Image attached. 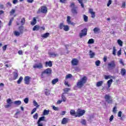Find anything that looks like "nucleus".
Masks as SVG:
<instances>
[{
	"mask_svg": "<svg viewBox=\"0 0 126 126\" xmlns=\"http://www.w3.org/2000/svg\"><path fill=\"white\" fill-rule=\"evenodd\" d=\"M86 82H87V77L84 76L77 82V87L80 89L82 88Z\"/></svg>",
	"mask_w": 126,
	"mask_h": 126,
	"instance_id": "obj_1",
	"label": "nucleus"
},
{
	"mask_svg": "<svg viewBox=\"0 0 126 126\" xmlns=\"http://www.w3.org/2000/svg\"><path fill=\"white\" fill-rule=\"evenodd\" d=\"M70 7H71V11L73 14L76 15L78 13V7L75 6L74 2L70 3Z\"/></svg>",
	"mask_w": 126,
	"mask_h": 126,
	"instance_id": "obj_2",
	"label": "nucleus"
},
{
	"mask_svg": "<svg viewBox=\"0 0 126 126\" xmlns=\"http://www.w3.org/2000/svg\"><path fill=\"white\" fill-rule=\"evenodd\" d=\"M115 67H116V62L115 61H112L108 63V69L109 70H112Z\"/></svg>",
	"mask_w": 126,
	"mask_h": 126,
	"instance_id": "obj_3",
	"label": "nucleus"
},
{
	"mask_svg": "<svg viewBox=\"0 0 126 126\" xmlns=\"http://www.w3.org/2000/svg\"><path fill=\"white\" fill-rule=\"evenodd\" d=\"M104 99L108 104H112L113 103V97L110 94H105Z\"/></svg>",
	"mask_w": 126,
	"mask_h": 126,
	"instance_id": "obj_4",
	"label": "nucleus"
},
{
	"mask_svg": "<svg viewBox=\"0 0 126 126\" xmlns=\"http://www.w3.org/2000/svg\"><path fill=\"white\" fill-rule=\"evenodd\" d=\"M84 114H85V110H82L80 109H78L77 110V112H76L77 115H76L75 117H78L79 118H80V117H82V116H83Z\"/></svg>",
	"mask_w": 126,
	"mask_h": 126,
	"instance_id": "obj_5",
	"label": "nucleus"
},
{
	"mask_svg": "<svg viewBox=\"0 0 126 126\" xmlns=\"http://www.w3.org/2000/svg\"><path fill=\"white\" fill-rule=\"evenodd\" d=\"M48 11V9L46 7V6H42L41 7L40 9H39L38 11H37V13H47Z\"/></svg>",
	"mask_w": 126,
	"mask_h": 126,
	"instance_id": "obj_6",
	"label": "nucleus"
},
{
	"mask_svg": "<svg viewBox=\"0 0 126 126\" xmlns=\"http://www.w3.org/2000/svg\"><path fill=\"white\" fill-rule=\"evenodd\" d=\"M86 35H87V29L82 30L81 32L79 33L80 38H82V37H84V36H86Z\"/></svg>",
	"mask_w": 126,
	"mask_h": 126,
	"instance_id": "obj_7",
	"label": "nucleus"
},
{
	"mask_svg": "<svg viewBox=\"0 0 126 126\" xmlns=\"http://www.w3.org/2000/svg\"><path fill=\"white\" fill-rule=\"evenodd\" d=\"M33 67V68H38V69H41L43 67V64L41 63L34 64Z\"/></svg>",
	"mask_w": 126,
	"mask_h": 126,
	"instance_id": "obj_8",
	"label": "nucleus"
},
{
	"mask_svg": "<svg viewBox=\"0 0 126 126\" xmlns=\"http://www.w3.org/2000/svg\"><path fill=\"white\" fill-rule=\"evenodd\" d=\"M52 73V69L50 68H47L42 72V74H51Z\"/></svg>",
	"mask_w": 126,
	"mask_h": 126,
	"instance_id": "obj_9",
	"label": "nucleus"
},
{
	"mask_svg": "<svg viewBox=\"0 0 126 126\" xmlns=\"http://www.w3.org/2000/svg\"><path fill=\"white\" fill-rule=\"evenodd\" d=\"M31 78L30 76H26L24 79L25 84H27V85H29L30 84Z\"/></svg>",
	"mask_w": 126,
	"mask_h": 126,
	"instance_id": "obj_10",
	"label": "nucleus"
},
{
	"mask_svg": "<svg viewBox=\"0 0 126 126\" xmlns=\"http://www.w3.org/2000/svg\"><path fill=\"white\" fill-rule=\"evenodd\" d=\"M79 61L77 59H74L71 61L72 65H77Z\"/></svg>",
	"mask_w": 126,
	"mask_h": 126,
	"instance_id": "obj_11",
	"label": "nucleus"
},
{
	"mask_svg": "<svg viewBox=\"0 0 126 126\" xmlns=\"http://www.w3.org/2000/svg\"><path fill=\"white\" fill-rule=\"evenodd\" d=\"M49 56L50 58H56V57L59 56V54L56 52H50L49 53Z\"/></svg>",
	"mask_w": 126,
	"mask_h": 126,
	"instance_id": "obj_12",
	"label": "nucleus"
},
{
	"mask_svg": "<svg viewBox=\"0 0 126 126\" xmlns=\"http://www.w3.org/2000/svg\"><path fill=\"white\" fill-rule=\"evenodd\" d=\"M89 12L91 14V17L92 18H95V12L93 11V9H89Z\"/></svg>",
	"mask_w": 126,
	"mask_h": 126,
	"instance_id": "obj_13",
	"label": "nucleus"
},
{
	"mask_svg": "<svg viewBox=\"0 0 126 126\" xmlns=\"http://www.w3.org/2000/svg\"><path fill=\"white\" fill-rule=\"evenodd\" d=\"M70 19H71L70 16L67 17V20H66L67 23H68V24H69L70 25H74V23L71 22V21L70 20Z\"/></svg>",
	"mask_w": 126,
	"mask_h": 126,
	"instance_id": "obj_14",
	"label": "nucleus"
},
{
	"mask_svg": "<svg viewBox=\"0 0 126 126\" xmlns=\"http://www.w3.org/2000/svg\"><path fill=\"white\" fill-rule=\"evenodd\" d=\"M68 123V118H63L62 121V125H65Z\"/></svg>",
	"mask_w": 126,
	"mask_h": 126,
	"instance_id": "obj_15",
	"label": "nucleus"
},
{
	"mask_svg": "<svg viewBox=\"0 0 126 126\" xmlns=\"http://www.w3.org/2000/svg\"><path fill=\"white\" fill-rule=\"evenodd\" d=\"M45 66L46 67H48V66H49V67H51V66H53V63L51 61L46 62H45Z\"/></svg>",
	"mask_w": 126,
	"mask_h": 126,
	"instance_id": "obj_16",
	"label": "nucleus"
},
{
	"mask_svg": "<svg viewBox=\"0 0 126 126\" xmlns=\"http://www.w3.org/2000/svg\"><path fill=\"white\" fill-rule=\"evenodd\" d=\"M19 32L23 34V32H24V26H21L18 28Z\"/></svg>",
	"mask_w": 126,
	"mask_h": 126,
	"instance_id": "obj_17",
	"label": "nucleus"
},
{
	"mask_svg": "<svg viewBox=\"0 0 126 126\" xmlns=\"http://www.w3.org/2000/svg\"><path fill=\"white\" fill-rule=\"evenodd\" d=\"M126 69H125V68H123L121 69V75H122V76H125V75H126Z\"/></svg>",
	"mask_w": 126,
	"mask_h": 126,
	"instance_id": "obj_18",
	"label": "nucleus"
},
{
	"mask_svg": "<svg viewBox=\"0 0 126 126\" xmlns=\"http://www.w3.org/2000/svg\"><path fill=\"white\" fill-rule=\"evenodd\" d=\"M49 36H50V33L49 32H46L43 34H42L41 37H42V38H48Z\"/></svg>",
	"mask_w": 126,
	"mask_h": 126,
	"instance_id": "obj_19",
	"label": "nucleus"
},
{
	"mask_svg": "<svg viewBox=\"0 0 126 126\" xmlns=\"http://www.w3.org/2000/svg\"><path fill=\"white\" fill-rule=\"evenodd\" d=\"M50 113V110L44 109L43 111V116H48Z\"/></svg>",
	"mask_w": 126,
	"mask_h": 126,
	"instance_id": "obj_20",
	"label": "nucleus"
},
{
	"mask_svg": "<svg viewBox=\"0 0 126 126\" xmlns=\"http://www.w3.org/2000/svg\"><path fill=\"white\" fill-rule=\"evenodd\" d=\"M112 83H113V79H111L110 80L107 81V85L108 86V88L111 87V85H112Z\"/></svg>",
	"mask_w": 126,
	"mask_h": 126,
	"instance_id": "obj_21",
	"label": "nucleus"
},
{
	"mask_svg": "<svg viewBox=\"0 0 126 126\" xmlns=\"http://www.w3.org/2000/svg\"><path fill=\"white\" fill-rule=\"evenodd\" d=\"M18 77V73H17V72H13V79L14 80H15V79H17Z\"/></svg>",
	"mask_w": 126,
	"mask_h": 126,
	"instance_id": "obj_22",
	"label": "nucleus"
},
{
	"mask_svg": "<svg viewBox=\"0 0 126 126\" xmlns=\"http://www.w3.org/2000/svg\"><path fill=\"white\" fill-rule=\"evenodd\" d=\"M89 55L90 56L91 59H93L94 58V56H95V53L92 52V51L90 50L89 52Z\"/></svg>",
	"mask_w": 126,
	"mask_h": 126,
	"instance_id": "obj_23",
	"label": "nucleus"
},
{
	"mask_svg": "<svg viewBox=\"0 0 126 126\" xmlns=\"http://www.w3.org/2000/svg\"><path fill=\"white\" fill-rule=\"evenodd\" d=\"M80 123L83 126H86V124H87L86 120H85V119H81V120L80 121Z\"/></svg>",
	"mask_w": 126,
	"mask_h": 126,
	"instance_id": "obj_24",
	"label": "nucleus"
},
{
	"mask_svg": "<svg viewBox=\"0 0 126 126\" xmlns=\"http://www.w3.org/2000/svg\"><path fill=\"white\" fill-rule=\"evenodd\" d=\"M100 31V29L98 28H94V34H97V33H99V32Z\"/></svg>",
	"mask_w": 126,
	"mask_h": 126,
	"instance_id": "obj_25",
	"label": "nucleus"
},
{
	"mask_svg": "<svg viewBox=\"0 0 126 126\" xmlns=\"http://www.w3.org/2000/svg\"><path fill=\"white\" fill-rule=\"evenodd\" d=\"M57 82H59V79L58 78L54 79L52 81V83L53 85H55V84H56V83H57Z\"/></svg>",
	"mask_w": 126,
	"mask_h": 126,
	"instance_id": "obj_26",
	"label": "nucleus"
},
{
	"mask_svg": "<svg viewBox=\"0 0 126 126\" xmlns=\"http://www.w3.org/2000/svg\"><path fill=\"white\" fill-rule=\"evenodd\" d=\"M21 34L19 32L17 31H15L14 32V35H15L17 37H18L19 36H20V35H21Z\"/></svg>",
	"mask_w": 126,
	"mask_h": 126,
	"instance_id": "obj_27",
	"label": "nucleus"
},
{
	"mask_svg": "<svg viewBox=\"0 0 126 126\" xmlns=\"http://www.w3.org/2000/svg\"><path fill=\"white\" fill-rule=\"evenodd\" d=\"M14 104H15V105H17V106H19L20 105H21V101L16 100L14 102Z\"/></svg>",
	"mask_w": 126,
	"mask_h": 126,
	"instance_id": "obj_28",
	"label": "nucleus"
},
{
	"mask_svg": "<svg viewBox=\"0 0 126 126\" xmlns=\"http://www.w3.org/2000/svg\"><path fill=\"white\" fill-rule=\"evenodd\" d=\"M70 114L71 116H74V115H76V112H75V110L71 109L70 110Z\"/></svg>",
	"mask_w": 126,
	"mask_h": 126,
	"instance_id": "obj_29",
	"label": "nucleus"
},
{
	"mask_svg": "<svg viewBox=\"0 0 126 126\" xmlns=\"http://www.w3.org/2000/svg\"><path fill=\"white\" fill-rule=\"evenodd\" d=\"M46 122V120H45V116L41 117L39 118L38 119V121L37 122H39V123H41V121Z\"/></svg>",
	"mask_w": 126,
	"mask_h": 126,
	"instance_id": "obj_30",
	"label": "nucleus"
},
{
	"mask_svg": "<svg viewBox=\"0 0 126 126\" xmlns=\"http://www.w3.org/2000/svg\"><path fill=\"white\" fill-rule=\"evenodd\" d=\"M33 104L34 107H36V108H39V105H38V103H37V101H36V100H33Z\"/></svg>",
	"mask_w": 126,
	"mask_h": 126,
	"instance_id": "obj_31",
	"label": "nucleus"
},
{
	"mask_svg": "<svg viewBox=\"0 0 126 126\" xmlns=\"http://www.w3.org/2000/svg\"><path fill=\"white\" fill-rule=\"evenodd\" d=\"M117 43L120 47H123V41L121 39H118L117 40Z\"/></svg>",
	"mask_w": 126,
	"mask_h": 126,
	"instance_id": "obj_32",
	"label": "nucleus"
},
{
	"mask_svg": "<svg viewBox=\"0 0 126 126\" xmlns=\"http://www.w3.org/2000/svg\"><path fill=\"white\" fill-rule=\"evenodd\" d=\"M102 84H103V81H100L96 83V86L97 87H100V86H102Z\"/></svg>",
	"mask_w": 126,
	"mask_h": 126,
	"instance_id": "obj_33",
	"label": "nucleus"
},
{
	"mask_svg": "<svg viewBox=\"0 0 126 126\" xmlns=\"http://www.w3.org/2000/svg\"><path fill=\"white\" fill-rule=\"evenodd\" d=\"M36 22H37V21L36 20V18H34L32 19V22H31V24H32V25L34 26V25H35V24H36Z\"/></svg>",
	"mask_w": 126,
	"mask_h": 126,
	"instance_id": "obj_34",
	"label": "nucleus"
},
{
	"mask_svg": "<svg viewBox=\"0 0 126 126\" xmlns=\"http://www.w3.org/2000/svg\"><path fill=\"white\" fill-rule=\"evenodd\" d=\"M84 21L85 22H88V17L86 15H83Z\"/></svg>",
	"mask_w": 126,
	"mask_h": 126,
	"instance_id": "obj_35",
	"label": "nucleus"
},
{
	"mask_svg": "<svg viewBox=\"0 0 126 126\" xmlns=\"http://www.w3.org/2000/svg\"><path fill=\"white\" fill-rule=\"evenodd\" d=\"M117 52V49H116V47L113 46V56H116V52Z\"/></svg>",
	"mask_w": 126,
	"mask_h": 126,
	"instance_id": "obj_36",
	"label": "nucleus"
},
{
	"mask_svg": "<svg viewBox=\"0 0 126 126\" xmlns=\"http://www.w3.org/2000/svg\"><path fill=\"white\" fill-rule=\"evenodd\" d=\"M22 80H23V77H22V76H21L19 80L17 81V83L18 84H20L21 83V82L22 81Z\"/></svg>",
	"mask_w": 126,
	"mask_h": 126,
	"instance_id": "obj_37",
	"label": "nucleus"
},
{
	"mask_svg": "<svg viewBox=\"0 0 126 126\" xmlns=\"http://www.w3.org/2000/svg\"><path fill=\"white\" fill-rule=\"evenodd\" d=\"M63 30L66 32L68 31L69 30V27H68L67 25L64 26V29H63Z\"/></svg>",
	"mask_w": 126,
	"mask_h": 126,
	"instance_id": "obj_38",
	"label": "nucleus"
},
{
	"mask_svg": "<svg viewBox=\"0 0 126 126\" xmlns=\"http://www.w3.org/2000/svg\"><path fill=\"white\" fill-rule=\"evenodd\" d=\"M63 94H64V93H63L62 94V98L63 99V102H65L66 101V98L65 97V96H64V95H63Z\"/></svg>",
	"mask_w": 126,
	"mask_h": 126,
	"instance_id": "obj_39",
	"label": "nucleus"
},
{
	"mask_svg": "<svg viewBox=\"0 0 126 126\" xmlns=\"http://www.w3.org/2000/svg\"><path fill=\"white\" fill-rule=\"evenodd\" d=\"M7 104H9V105H11V104H12V100H11V99L10 98H9L8 99H7L6 101Z\"/></svg>",
	"mask_w": 126,
	"mask_h": 126,
	"instance_id": "obj_40",
	"label": "nucleus"
},
{
	"mask_svg": "<svg viewBox=\"0 0 126 126\" xmlns=\"http://www.w3.org/2000/svg\"><path fill=\"white\" fill-rule=\"evenodd\" d=\"M104 78L105 79H109H109L114 78V77L110 76V75H105V76H104Z\"/></svg>",
	"mask_w": 126,
	"mask_h": 126,
	"instance_id": "obj_41",
	"label": "nucleus"
},
{
	"mask_svg": "<svg viewBox=\"0 0 126 126\" xmlns=\"http://www.w3.org/2000/svg\"><path fill=\"white\" fill-rule=\"evenodd\" d=\"M94 43V39L91 38L90 39L88 42V44H93Z\"/></svg>",
	"mask_w": 126,
	"mask_h": 126,
	"instance_id": "obj_42",
	"label": "nucleus"
},
{
	"mask_svg": "<svg viewBox=\"0 0 126 126\" xmlns=\"http://www.w3.org/2000/svg\"><path fill=\"white\" fill-rule=\"evenodd\" d=\"M21 23L22 25H24V24H25V18H23L21 19Z\"/></svg>",
	"mask_w": 126,
	"mask_h": 126,
	"instance_id": "obj_43",
	"label": "nucleus"
},
{
	"mask_svg": "<svg viewBox=\"0 0 126 126\" xmlns=\"http://www.w3.org/2000/svg\"><path fill=\"white\" fill-rule=\"evenodd\" d=\"M24 102L25 104H28V102H29V98L28 97H26L24 99Z\"/></svg>",
	"mask_w": 126,
	"mask_h": 126,
	"instance_id": "obj_44",
	"label": "nucleus"
},
{
	"mask_svg": "<svg viewBox=\"0 0 126 126\" xmlns=\"http://www.w3.org/2000/svg\"><path fill=\"white\" fill-rule=\"evenodd\" d=\"M71 77H72V75L71 74H68L66 76L65 78L66 79H68V78H71Z\"/></svg>",
	"mask_w": 126,
	"mask_h": 126,
	"instance_id": "obj_45",
	"label": "nucleus"
},
{
	"mask_svg": "<svg viewBox=\"0 0 126 126\" xmlns=\"http://www.w3.org/2000/svg\"><path fill=\"white\" fill-rule=\"evenodd\" d=\"M79 3L81 4V6H82V7H84V5L83 4V3H82V2L83 1V0H78Z\"/></svg>",
	"mask_w": 126,
	"mask_h": 126,
	"instance_id": "obj_46",
	"label": "nucleus"
},
{
	"mask_svg": "<svg viewBox=\"0 0 126 126\" xmlns=\"http://www.w3.org/2000/svg\"><path fill=\"white\" fill-rule=\"evenodd\" d=\"M65 26V25H64V24H63V23L60 24V29H63H63L64 28Z\"/></svg>",
	"mask_w": 126,
	"mask_h": 126,
	"instance_id": "obj_47",
	"label": "nucleus"
},
{
	"mask_svg": "<svg viewBox=\"0 0 126 126\" xmlns=\"http://www.w3.org/2000/svg\"><path fill=\"white\" fill-rule=\"evenodd\" d=\"M100 62L99 60L95 62V65H96V66H99V65H100Z\"/></svg>",
	"mask_w": 126,
	"mask_h": 126,
	"instance_id": "obj_48",
	"label": "nucleus"
},
{
	"mask_svg": "<svg viewBox=\"0 0 126 126\" xmlns=\"http://www.w3.org/2000/svg\"><path fill=\"white\" fill-rule=\"evenodd\" d=\"M12 21H13V18H12L9 22V23H8V26H10L11 25V24L12 23Z\"/></svg>",
	"mask_w": 126,
	"mask_h": 126,
	"instance_id": "obj_49",
	"label": "nucleus"
},
{
	"mask_svg": "<svg viewBox=\"0 0 126 126\" xmlns=\"http://www.w3.org/2000/svg\"><path fill=\"white\" fill-rule=\"evenodd\" d=\"M39 29V28H38V26H35L33 28V31H36V30H38Z\"/></svg>",
	"mask_w": 126,
	"mask_h": 126,
	"instance_id": "obj_50",
	"label": "nucleus"
},
{
	"mask_svg": "<svg viewBox=\"0 0 126 126\" xmlns=\"http://www.w3.org/2000/svg\"><path fill=\"white\" fill-rule=\"evenodd\" d=\"M36 111H37V108H34L32 109V111L31 112V114H33V113H35V112H36Z\"/></svg>",
	"mask_w": 126,
	"mask_h": 126,
	"instance_id": "obj_51",
	"label": "nucleus"
},
{
	"mask_svg": "<svg viewBox=\"0 0 126 126\" xmlns=\"http://www.w3.org/2000/svg\"><path fill=\"white\" fill-rule=\"evenodd\" d=\"M10 13L11 15L14 14L15 13V10L14 9H12L11 11L10 12Z\"/></svg>",
	"mask_w": 126,
	"mask_h": 126,
	"instance_id": "obj_52",
	"label": "nucleus"
},
{
	"mask_svg": "<svg viewBox=\"0 0 126 126\" xmlns=\"http://www.w3.org/2000/svg\"><path fill=\"white\" fill-rule=\"evenodd\" d=\"M33 119H34V120H37L38 119V113H36L33 115Z\"/></svg>",
	"mask_w": 126,
	"mask_h": 126,
	"instance_id": "obj_53",
	"label": "nucleus"
},
{
	"mask_svg": "<svg viewBox=\"0 0 126 126\" xmlns=\"http://www.w3.org/2000/svg\"><path fill=\"white\" fill-rule=\"evenodd\" d=\"M121 55H122V50L120 49L117 52V56H118V57H119V56H121Z\"/></svg>",
	"mask_w": 126,
	"mask_h": 126,
	"instance_id": "obj_54",
	"label": "nucleus"
},
{
	"mask_svg": "<svg viewBox=\"0 0 126 126\" xmlns=\"http://www.w3.org/2000/svg\"><path fill=\"white\" fill-rule=\"evenodd\" d=\"M113 113H114V114H116V113H117V107L115 106L113 108Z\"/></svg>",
	"mask_w": 126,
	"mask_h": 126,
	"instance_id": "obj_55",
	"label": "nucleus"
},
{
	"mask_svg": "<svg viewBox=\"0 0 126 126\" xmlns=\"http://www.w3.org/2000/svg\"><path fill=\"white\" fill-rule=\"evenodd\" d=\"M119 63H121V64H122V65H125V63H124V62L123 61V59H120L119 61Z\"/></svg>",
	"mask_w": 126,
	"mask_h": 126,
	"instance_id": "obj_56",
	"label": "nucleus"
},
{
	"mask_svg": "<svg viewBox=\"0 0 126 126\" xmlns=\"http://www.w3.org/2000/svg\"><path fill=\"white\" fill-rule=\"evenodd\" d=\"M112 4V0H109L107 3V6H110V5Z\"/></svg>",
	"mask_w": 126,
	"mask_h": 126,
	"instance_id": "obj_57",
	"label": "nucleus"
},
{
	"mask_svg": "<svg viewBox=\"0 0 126 126\" xmlns=\"http://www.w3.org/2000/svg\"><path fill=\"white\" fill-rule=\"evenodd\" d=\"M4 107H5V108L6 109H7V108H9V107H11V104H9L8 103V104L5 105L4 106Z\"/></svg>",
	"mask_w": 126,
	"mask_h": 126,
	"instance_id": "obj_58",
	"label": "nucleus"
},
{
	"mask_svg": "<svg viewBox=\"0 0 126 126\" xmlns=\"http://www.w3.org/2000/svg\"><path fill=\"white\" fill-rule=\"evenodd\" d=\"M6 48H7V45H5L2 47L3 51H6Z\"/></svg>",
	"mask_w": 126,
	"mask_h": 126,
	"instance_id": "obj_59",
	"label": "nucleus"
},
{
	"mask_svg": "<svg viewBox=\"0 0 126 126\" xmlns=\"http://www.w3.org/2000/svg\"><path fill=\"white\" fill-rule=\"evenodd\" d=\"M122 111H119L118 112V116L119 118H121V117H122Z\"/></svg>",
	"mask_w": 126,
	"mask_h": 126,
	"instance_id": "obj_60",
	"label": "nucleus"
},
{
	"mask_svg": "<svg viewBox=\"0 0 126 126\" xmlns=\"http://www.w3.org/2000/svg\"><path fill=\"white\" fill-rule=\"evenodd\" d=\"M113 120H114V115H111L109 119V121H110V122H112V121H113Z\"/></svg>",
	"mask_w": 126,
	"mask_h": 126,
	"instance_id": "obj_61",
	"label": "nucleus"
},
{
	"mask_svg": "<svg viewBox=\"0 0 126 126\" xmlns=\"http://www.w3.org/2000/svg\"><path fill=\"white\" fill-rule=\"evenodd\" d=\"M37 126H43V123L41 122H37Z\"/></svg>",
	"mask_w": 126,
	"mask_h": 126,
	"instance_id": "obj_62",
	"label": "nucleus"
},
{
	"mask_svg": "<svg viewBox=\"0 0 126 126\" xmlns=\"http://www.w3.org/2000/svg\"><path fill=\"white\" fill-rule=\"evenodd\" d=\"M18 54L21 55L23 54V52H22V50H19Z\"/></svg>",
	"mask_w": 126,
	"mask_h": 126,
	"instance_id": "obj_63",
	"label": "nucleus"
},
{
	"mask_svg": "<svg viewBox=\"0 0 126 126\" xmlns=\"http://www.w3.org/2000/svg\"><path fill=\"white\" fill-rule=\"evenodd\" d=\"M69 90H70V89H69L68 88H65V89H64V92H68V91Z\"/></svg>",
	"mask_w": 126,
	"mask_h": 126,
	"instance_id": "obj_64",
	"label": "nucleus"
}]
</instances>
